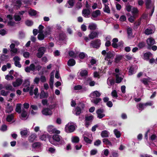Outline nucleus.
<instances>
[{"label": "nucleus", "instance_id": "nucleus-1", "mask_svg": "<svg viewBox=\"0 0 157 157\" xmlns=\"http://www.w3.org/2000/svg\"><path fill=\"white\" fill-rule=\"evenodd\" d=\"M49 141L51 144L55 145L63 144L65 143L62 137L57 134L53 135L52 138L49 139Z\"/></svg>", "mask_w": 157, "mask_h": 157}, {"label": "nucleus", "instance_id": "nucleus-2", "mask_svg": "<svg viewBox=\"0 0 157 157\" xmlns=\"http://www.w3.org/2000/svg\"><path fill=\"white\" fill-rule=\"evenodd\" d=\"M115 56L114 53L113 52L109 51L107 52L105 56V59L108 61V65H110L113 61V59Z\"/></svg>", "mask_w": 157, "mask_h": 157}, {"label": "nucleus", "instance_id": "nucleus-3", "mask_svg": "<svg viewBox=\"0 0 157 157\" xmlns=\"http://www.w3.org/2000/svg\"><path fill=\"white\" fill-rule=\"evenodd\" d=\"M75 124L72 122H69L65 128V131L67 133L71 132L74 131L75 128Z\"/></svg>", "mask_w": 157, "mask_h": 157}, {"label": "nucleus", "instance_id": "nucleus-4", "mask_svg": "<svg viewBox=\"0 0 157 157\" xmlns=\"http://www.w3.org/2000/svg\"><path fill=\"white\" fill-rule=\"evenodd\" d=\"M145 4L147 8L150 9L151 12L150 15L152 16L154 11L155 6L154 4L151 2V0H145Z\"/></svg>", "mask_w": 157, "mask_h": 157}, {"label": "nucleus", "instance_id": "nucleus-5", "mask_svg": "<svg viewBox=\"0 0 157 157\" xmlns=\"http://www.w3.org/2000/svg\"><path fill=\"white\" fill-rule=\"evenodd\" d=\"M48 131L50 133H56L57 134L60 133V131L57 130L56 128H54V126L52 125H48L47 128Z\"/></svg>", "mask_w": 157, "mask_h": 157}, {"label": "nucleus", "instance_id": "nucleus-6", "mask_svg": "<svg viewBox=\"0 0 157 157\" xmlns=\"http://www.w3.org/2000/svg\"><path fill=\"white\" fill-rule=\"evenodd\" d=\"M22 3L21 0H13L11 5V7L18 9L21 6Z\"/></svg>", "mask_w": 157, "mask_h": 157}, {"label": "nucleus", "instance_id": "nucleus-7", "mask_svg": "<svg viewBox=\"0 0 157 157\" xmlns=\"http://www.w3.org/2000/svg\"><path fill=\"white\" fill-rule=\"evenodd\" d=\"M101 44V40L97 39L95 40L92 41L90 43V46L93 48H99Z\"/></svg>", "mask_w": 157, "mask_h": 157}, {"label": "nucleus", "instance_id": "nucleus-8", "mask_svg": "<svg viewBox=\"0 0 157 157\" xmlns=\"http://www.w3.org/2000/svg\"><path fill=\"white\" fill-rule=\"evenodd\" d=\"M104 110L103 109H99L97 110L96 113L97 115V117L99 119H101L105 117V115L104 113Z\"/></svg>", "mask_w": 157, "mask_h": 157}, {"label": "nucleus", "instance_id": "nucleus-9", "mask_svg": "<svg viewBox=\"0 0 157 157\" xmlns=\"http://www.w3.org/2000/svg\"><path fill=\"white\" fill-rule=\"evenodd\" d=\"M10 48L11 49L10 52L12 56H14V54H17L19 52V51H18V49L17 48H15V44H11L10 46Z\"/></svg>", "mask_w": 157, "mask_h": 157}, {"label": "nucleus", "instance_id": "nucleus-10", "mask_svg": "<svg viewBox=\"0 0 157 157\" xmlns=\"http://www.w3.org/2000/svg\"><path fill=\"white\" fill-rule=\"evenodd\" d=\"M30 82L29 79H26L25 81L23 84V86L25 87L23 89V91L25 92H28L30 89L29 86Z\"/></svg>", "mask_w": 157, "mask_h": 157}, {"label": "nucleus", "instance_id": "nucleus-11", "mask_svg": "<svg viewBox=\"0 0 157 157\" xmlns=\"http://www.w3.org/2000/svg\"><path fill=\"white\" fill-rule=\"evenodd\" d=\"M99 35V32L97 31H92L90 32L88 35L90 39H93L95 38H98Z\"/></svg>", "mask_w": 157, "mask_h": 157}, {"label": "nucleus", "instance_id": "nucleus-12", "mask_svg": "<svg viewBox=\"0 0 157 157\" xmlns=\"http://www.w3.org/2000/svg\"><path fill=\"white\" fill-rule=\"evenodd\" d=\"M151 27L146 29L145 31V33L147 35H149L154 33L155 28L153 25H151Z\"/></svg>", "mask_w": 157, "mask_h": 157}, {"label": "nucleus", "instance_id": "nucleus-13", "mask_svg": "<svg viewBox=\"0 0 157 157\" xmlns=\"http://www.w3.org/2000/svg\"><path fill=\"white\" fill-rule=\"evenodd\" d=\"M13 60L14 61V64L16 67L19 68L21 67V65L20 64L19 62L20 58L18 56H14L13 58Z\"/></svg>", "mask_w": 157, "mask_h": 157}, {"label": "nucleus", "instance_id": "nucleus-14", "mask_svg": "<svg viewBox=\"0 0 157 157\" xmlns=\"http://www.w3.org/2000/svg\"><path fill=\"white\" fill-rule=\"evenodd\" d=\"M42 113L43 115L45 116L51 115L52 114V110L48 108H45L42 111Z\"/></svg>", "mask_w": 157, "mask_h": 157}, {"label": "nucleus", "instance_id": "nucleus-15", "mask_svg": "<svg viewBox=\"0 0 157 157\" xmlns=\"http://www.w3.org/2000/svg\"><path fill=\"white\" fill-rule=\"evenodd\" d=\"M22 80L21 78L17 79L16 81L12 83L13 86L14 87H17L20 86L22 83Z\"/></svg>", "mask_w": 157, "mask_h": 157}, {"label": "nucleus", "instance_id": "nucleus-16", "mask_svg": "<svg viewBox=\"0 0 157 157\" xmlns=\"http://www.w3.org/2000/svg\"><path fill=\"white\" fill-rule=\"evenodd\" d=\"M35 70V67L33 64H31L29 67H26L25 69L27 72H29L31 71H34Z\"/></svg>", "mask_w": 157, "mask_h": 157}, {"label": "nucleus", "instance_id": "nucleus-17", "mask_svg": "<svg viewBox=\"0 0 157 157\" xmlns=\"http://www.w3.org/2000/svg\"><path fill=\"white\" fill-rule=\"evenodd\" d=\"M54 72L52 71L51 74V77L49 82V86L51 89H52L53 86L54 79Z\"/></svg>", "mask_w": 157, "mask_h": 157}, {"label": "nucleus", "instance_id": "nucleus-18", "mask_svg": "<svg viewBox=\"0 0 157 157\" xmlns=\"http://www.w3.org/2000/svg\"><path fill=\"white\" fill-rule=\"evenodd\" d=\"M101 14L100 11L99 10H97L93 12L92 13L91 18L93 20H94V18Z\"/></svg>", "mask_w": 157, "mask_h": 157}, {"label": "nucleus", "instance_id": "nucleus-19", "mask_svg": "<svg viewBox=\"0 0 157 157\" xmlns=\"http://www.w3.org/2000/svg\"><path fill=\"white\" fill-rule=\"evenodd\" d=\"M88 29L91 30H95L97 29V25L95 23H90L89 24Z\"/></svg>", "mask_w": 157, "mask_h": 157}, {"label": "nucleus", "instance_id": "nucleus-20", "mask_svg": "<svg viewBox=\"0 0 157 157\" xmlns=\"http://www.w3.org/2000/svg\"><path fill=\"white\" fill-rule=\"evenodd\" d=\"M101 93L98 91H94L90 94V96L92 98H96V97H99L101 95Z\"/></svg>", "mask_w": 157, "mask_h": 157}, {"label": "nucleus", "instance_id": "nucleus-21", "mask_svg": "<svg viewBox=\"0 0 157 157\" xmlns=\"http://www.w3.org/2000/svg\"><path fill=\"white\" fill-rule=\"evenodd\" d=\"M115 83L114 79L111 78H109L107 80V83L109 86L108 88H110L111 86L113 85Z\"/></svg>", "mask_w": 157, "mask_h": 157}, {"label": "nucleus", "instance_id": "nucleus-22", "mask_svg": "<svg viewBox=\"0 0 157 157\" xmlns=\"http://www.w3.org/2000/svg\"><path fill=\"white\" fill-rule=\"evenodd\" d=\"M52 30V27L49 26L47 27L46 28L44 32V34L45 35L47 36L49 35L50 34Z\"/></svg>", "mask_w": 157, "mask_h": 157}, {"label": "nucleus", "instance_id": "nucleus-23", "mask_svg": "<svg viewBox=\"0 0 157 157\" xmlns=\"http://www.w3.org/2000/svg\"><path fill=\"white\" fill-rule=\"evenodd\" d=\"M147 43L149 46H151L155 44L154 40L152 38H148L147 40Z\"/></svg>", "mask_w": 157, "mask_h": 157}, {"label": "nucleus", "instance_id": "nucleus-24", "mask_svg": "<svg viewBox=\"0 0 157 157\" xmlns=\"http://www.w3.org/2000/svg\"><path fill=\"white\" fill-rule=\"evenodd\" d=\"M28 129H21L20 131V134L22 137L26 136L28 132Z\"/></svg>", "mask_w": 157, "mask_h": 157}, {"label": "nucleus", "instance_id": "nucleus-25", "mask_svg": "<svg viewBox=\"0 0 157 157\" xmlns=\"http://www.w3.org/2000/svg\"><path fill=\"white\" fill-rule=\"evenodd\" d=\"M137 107L140 111H142L146 108L144 103H140L137 104Z\"/></svg>", "mask_w": 157, "mask_h": 157}, {"label": "nucleus", "instance_id": "nucleus-26", "mask_svg": "<svg viewBox=\"0 0 157 157\" xmlns=\"http://www.w3.org/2000/svg\"><path fill=\"white\" fill-rule=\"evenodd\" d=\"M48 97V94L47 93H45L44 90L41 91L40 94V99L47 98Z\"/></svg>", "mask_w": 157, "mask_h": 157}, {"label": "nucleus", "instance_id": "nucleus-27", "mask_svg": "<svg viewBox=\"0 0 157 157\" xmlns=\"http://www.w3.org/2000/svg\"><path fill=\"white\" fill-rule=\"evenodd\" d=\"M71 140L73 143H77L79 142V139L78 136H74L71 137Z\"/></svg>", "mask_w": 157, "mask_h": 157}, {"label": "nucleus", "instance_id": "nucleus-28", "mask_svg": "<svg viewBox=\"0 0 157 157\" xmlns=\"http://www.w3.org/2000/svg\"><path fill=\"white\" fill-rule=\"evenodd\" d=\"M82 13L84 17H87L90 13V11L88 9H85L83 10Z\"/></svg>", "mask_w": 157, "mask_h": 157}, {"label": "nucleus", "instance_id": "nucleus-29", "mask_svg": "<svg viewBox=\"0 0 157 157\" xmlns=\"http://www.w3.org/2000/svg\"><path fill=\"white\" fill-rule=\"evenodd\" d=\"M152 54L150 52L146 53L144 55V59H145L148 60L149 58L152 57Z\"/></svg>", "mask_w": 157, "mask_h": 157}, {"label": "nucleus", "instance_id": "nucleus-30", "mask_svg": "<svg viewBox=\"0 0 157 157\" xmlns=\"http://www.w3.org/2000/svg\"><path fill=\"white\" fill-rule=\"evenodd\" d=\"M87 71L85 70H82L80 71V75L83 77L86 76L87 75Z\"/></svg>", "mask_w": 157, "mask_h": 157}, {"label": "nucleus", "instance_id": "nucleus-31", "mask_svg": "<svg viewBox=\"0 0 157 157\" xmlns=\"http://www.w3.org/2000/svg\"><path fill=\"white\" fill-rule=\"evenodd\" d=\"M27 116L26 112L24 110H22L21 114V118L22 120H25L26 119V117Z\"/></svg>", "mask_w": 157, "mask_h": 157}, {"label": "nucleus", "instance_id": "nucleus-32", "mask_svg": "<svg viewBox=\"0 0 157 157\" xmlns=\"http://www.w3.org/2000/svg\"><path fill=\"white\" fill-rule=\"evenodd\" d=\"M141 81L145 85H147L148 84V83L151 82V79L149 78H144L141 80Z\"/></svg>", "mask_w": 157, "mask_h": 157}, {"label": "nucleus", "instance_id": "nucleus-33", "mask_svg": "<svg viewBox=\"0 0 157 157\" xmlns=\"http://www.w3.org/2000/svg\"><path fill=\"white\" fill-rule=\"evenodd\" d=\"M69 56L73 58H76L78 55V53L77 52H75L73 51H71L69 53Z\"/></svg>", "mask_w": 157, "mask_h": 157}, {"label": "nucleus", "instance_id": "nucleus-34", "mask_svg": "<svg viewBox=\"0 0 157 157\" xmlns=\"http://www.w3.org/2000/svg\"><path fill=\"white\" fill-rule=\"evenodd\" d=\"M11 67V64L10 63H7L6 65H4L2 68V70L3 71H5L7 68H10Z\"/></svg>", "mask_w": 157, "mask_h": 157}, {"label": "nucleus", "instance_id": "nucleus-35", "mask_svg": "<svg viewBox=\"0 0 157 157\" xmlns=\"http://www.w3.org/2000/svg\"><path fill=\"white\" fill-rule=\"evenodd\" d=\"M109 133L106 130L102 131L101 133V136L102 137H107L108 136Z\"/></svg>", "mask_w": 157, "mask_h": 157}, {"label": "nucleus", "instance_id": "nucleus-36", "mask_svg": "<svg viewBox=\"0 0 157 157\" xmlns=\"http://www.w3.org/2000/svg\"><path fill=\"white\" fill-rule=\"evenodd\" d=\"M36 138V134L35 133L32 134L29 137V140L30 142H32L34 141Z\"/></svg>", "mask_w": 157, "mask_h": 157}, {"label": "nucleus", "instance_id": "nucleus-37", "mask_svg": "<svg viewBox=\"0 0 157 157\" xmlns=\"http://www.w3.org/2000/svg\"><path fill=\"white\" fill-rule=\"evenodd\" d=\"M106 39L107 41L105 43V45L106 47H109L111 45V42L110 41V40L111 39L110 36H107L106 37Z\"/></svg>", "mask_w": 157, "mask_h": 157}, {"label": "nucleus", "instance_id": "nucleus-38", "mask_svg": "<svg viewBox=\"0 0 157 157\" xmlns=\"http://www.w3.org/2000/svg\"><path fill=\"white\" fill-rule=\"evenodd\" d=\"M75 60L73 59H69L67 62L68 65L71 66H72L75 65Z\"/></svg>", "mask_w": 157, "mask_h": 157}, {"label": "nucleus", "instance_id": "nucleus-39", "mask_svg": "<svg viewBox=\"0 0 157 157\" xmlns=\"http://www.w3.org/2000/svg\"><path fill=\"white\" fill-rule=\"evenodd\" d=\"M87 81L90 86H93L95 84V82L94 81H93L91 78H88Z\"/></svg>", "mask_w": 157, "mask_h": 157}, {"label": "nucleus", "instance_id": "nucleus-40", "mask_svg": "<svg viewBox=\"0 0 157 157\" xmlns=\"http://www.w3.org/2000/svg\"><path fill=\"white\" fill-rule=\"evenodd\" d=\"M116 82L117 83H120L123 79V78L119 76L118 74H116Z\"/></svg>", "mask_w": 157, "mask_h": 157}, {"label": "nucleus", "instance_id": "nucleus-41", "mask_svg": "<svg viewBox=\"0 0 157 157\" xmlns=\"http://www.w3.org/2000/svg\"><path fill=\"white\" fill-rule=\"evenodd\" d=\"M94 98V99L91 100V102L96 105L101 100V99L100 98Z\"/></svg>", "mask_w": 157, "mask_h": 157}, {"label": "nucleus", "instance_id": "nucleus-42", "mask_svg": "<svg viewBox=\"0 0 157 157\" xmlns=\"http://www.w3.org/2000/svg\"><path fill=\"white\" fill-rule=\"evenodd\" d=\"M5 88L6 90H10L11 91H14L15 90L14 89L10 84L7 85L5 86Z\"/></svg>", "mask_w": 157, "mask_h": 157}, {"label": "nucleus", "instance_id": "nucleus-43", "mask_svg": "<svg viewBox=\"0 0 157 157\" xmlns=\"http://www.w3.org/2000/svg\"><path fill=\"white\" fill-rule=\"evenodd\" d=\"M7 18L10 20V21L8 22V24L10 25H13L14 24V23L11 21V20L13 19L12 16L10 15H8L7 16Z\"/></svg>", "mask_w": 157, "mask_h": 157}, {"label": "nucleus", "instance_id": "nucleus-44", "mask_svg": "<svg viewBox=\"0 0 157 157\" xmlns=\"http://www.w3.org/2000/svg\"><path fill=\"white\" fill-rule=\"evenodd\" d=\"M13 109V108L12 106H10L9 104H8L6 109V112L7 113H10L11 112Z\"/></svg>", "mask_w": 157, "mask_h": 157}, {"label": "nucleus", "instance_id": "nucleus-45", "mask_svg": "<svg viewBox=\"0 0 157 157\" xmlns=\"http://www.w3.org/2000/svg\"><path fill=\"white\" fill-rule=\"evenodd\" d=\"M136 72V71L134 70V67H130L129 70V74L131 75L135 73Z\"/></svg>", "mask_w": 157, "mask_h": 157}, {"label": "nucleus", "instance_id": "nucleus-46", "mask_svg": "<svg viewBox=\"0 0 157 157\" xmlns=\"http://www.w3.org/2000/svg\"><path fill=\"white\" fill-rule=\"evenodd\" d=\"M13 118V115L11 114L7 116L6 120L7 121L10 122L12 121Z\"/></svg>", "mask_w": 157, "mask_h": 157}, {"label": "nucleus", "instance_id": "nucleus-47", "mask_svg": "<svg viewBox=\"0 0 157 157\" xmlns=\"http://www.w3.org/2000/svg\"><path fill=\"white\" fill-rule=\"evenodd\" d=\"M73 113L76 115H78L81 113V109L79 107H77L73 111Z\"/></svg>", "mask_w": 157, "mask_h": 157}, {"label": "nucleus", "instance_id": "nucleus-48", "mask_svg": "<svg viewBox=\"0 0 157 157\" xmlns=\"http://www.w3.org/2000/svg\"><path fill=\"white\" fill-rule=\"evenodd\" d=\"M103 142L107 145L112 146L111 142L107 138H105L103 140Z\"/></svg>", "mask_w": 157, "mask_h": 157}, {"label": "nucleus", "instance_id": "nucleus-49", "mask_svg": "<svg viewBox=\"0 0 157 157\" xmlns=\"http://www.w3.org/2000/svg\"><path fill=\"white\" fill-rule=\"evenodd\" d=\"M37 12L33 10L30 9L29 11V14L32 16H35L37 14Z\"/></svg>", "mask_w": 157, "mask_h": 157}, {"label": "nucleus", "instance_id": "nucleus-50", "mask_svg": "<svg viewBox=\"0 0 157 157\" xmlns=\"http://www.w3.org/2000/svg\"><path fill=\"white\" fill-rule=\"evenodd\" d=\"M40 144L39 142L34 143L33 145V147L34 148H39L40 147Z\"/></svg>", "mask_w": 157, "mask_h": 157}, {"label": "nucleus", "instance_id": "nucleus-51", "mask_svg": "<svg viewBox=\"0 0 157 157\" xmlns=\"http://www.w3.org/2000/svg\"><path fill=\"white\" fill-rule=\"evenodd\" d=\"M21 104H17L16 105V111L19 113H20L21 112Z\"/></svg>", "mask_w": 157, "mask_h": 157}, {"label": "nucleus", "instance_id": "nucleus-52", "mask_svg": "<svg viewBox=\"0 0 157 157\" xmlns=\"http://www.w3.org/2000/svg\"><path fill=\"white\" fill-rule=\"evenodd\" d=\"M114 132L117 138H118L120 137L121 135L120 132L117 129H114Z\"/></svg>", "mask_w": 157, "mask_h": 157}, {"label": "nucleus", "instance_id": "nucleus-53", "mask_svg": "<svg viewBox=\"0 0 157 157\" xmlns=\"http://www.w3.org/2000/svg\"><path fill=\"white\" fill-rule=\"evenodd\" d=\"M45 36L43 33H39L38 35V39L40 40H43L44 39Z\"/></svg>", "mask_w": 157, "mask_h": 157}, {"label": "nucleus", "instance_id": "nucleus-54", "mask_svg": "<svg viewBox=\"0 0 157 157\" xmlns=\"http://www.w3.org/2000/svg\"><path fill=\"white\" fill-rule=\"evenodd\" d=\"M105 7L104 9V11L108 13H109L110 12V10L109 7L106 4H105Z\"/></svg>", "mask_w": 157, "mask_h": 157}, {"label": "nucleus", "instance_id": "nucleus-55", "mask_svg": "<svg viewBox=\"0 0 157 157\" xmlns=\"http://www.w3.org/2000/svg\"><path fill=\"white\" fill-rule=\"evenodd\" d=\"M8 59V56H6L4 55H2L0 57L1 60L2 61H7Z\"/></svg>", "mask_w": 157, "mask_h": 157}, {"label": "nucleus", "instance_id": "nucleus-56", "mask_svg": "<svg viewBox=\"0 0 157 157\" xmlns=\"http://www.w3.org/2000/svg\"><path fill=\"white\" fill-rule=\"evenodd\" d=\"M9 93V92L7 91H6L4 90H2L0 92L1 94L3 96H7L8 94Z\"/></svg>", "mask_w": 157, "mask_h": 157}, {"label": "nucleus", "instance_id": "nucleus-57", "mask_svg": "<svg viewBox=\"0 0 157 157\" xmlns=\"http://www.w3.org/2000/svg\"><path fill=\"white\" fill-rule=\"evenodd\" d=\"M66 37V35L64 33H62L59 34V40H63Z\"/></svg>", "mask_w": 157, "mask_h": 157}, {"label": "nucleus", "instance_id": "nucleus-58", "mask_svg": "<svg viewBox=\"0 0 157 157\" xmlns=\"http://www.w3.org/2000/svg\"><path fill=\"white\" fill-rule=\"evenodd\" d=\"M75 0H69L68 2L70 6L68 7V8L72 7L74 5Z\"/></svg>", "mask_w": 157, "mask_h": 157}, {"label": "nucleus", "instance_id": "nucleus-59", "mask_svg": "<svg viewBox=\"0 0 157 157\" xmlns=\"http://www.w3.org/2000/svg\"><path fill=\"white\" fill-rule=\"evenodd\" d=\"M44 27L43 25H40L39 26V27H38V29H39L38 32H39V33H43V29H44Z\"/></svg>", "mask_w": 157, "mask_h": 157}, {"label": "nucleus", "instance_id": "nucleus-60", "mask_svg": "<svg viewBox=\"0 0 157 157\" xmlns=\"http://www.w3.org/2000/svg\"><path fill=\"white\" fill-rule=\"evenodd\" d=\"M84 141L87 144H90L91 143L92 141L91 140L85 136H84Z\"/></svg>", "mask_w": 157, "mask_h": 157}, {"label": "nucleus", "instance_id": "nucleus-61", "mask_svg": "<svg viewBox=\"0 0 157 157\" xmlns=\"http://www.w3.org/2000/svg\"><path fill=\"white\" fill-rule=\"evenodd\" d=\"M14 19L16 21H20L21 19V17L18 14H15L14 16Z\"/></svg>", "mask_w": 157, "mask_h": 157}, {"label": "nucleus", "instance_id": "nucleus-62", "mask_svg": "<svg viewBox=\"0 0 157 157\" xmlns=\"http://www.w3.org/2000/svg\"><path fill=\"white\" fill-rule=\"evenodd\" d=\"M46 50V48L44 47H41L39 48L38 50V52H39L41 53H43L44 54Z\"/></svg>", "mask_w": 157, "mask_h": 157}, {"label": "nucleus", "instance_id": "nucleus-63", "mask_svg": "<svg viewBox=\"0 0 157 157\" xmlns=\"http://www.w3.org/2000/svg\"><path fill=\"white\" fill-rule=\"evenodd\" d=\"M136 17L135 15H133V16H131L128 18V20L130 22L132 23L134 22L135 18Z\"/></svg>", "mask_w": 157, "mask_h": 157}, {"label": "nucleus", "instance_id": "nucleus-64", "mask_svg": "<svg viewBox=\"0 0 157 157\" xmlns=\"http://www.w3.org/2000/svg\"><path fill=\"white\" fill-rule=\"evenodd\" d=\"M48 136L47 134H43L40 136V139L42 140L45 141L46 140Z\"/></svg>", "mask_w": 157, "mask_h": 157}]
</instances>
